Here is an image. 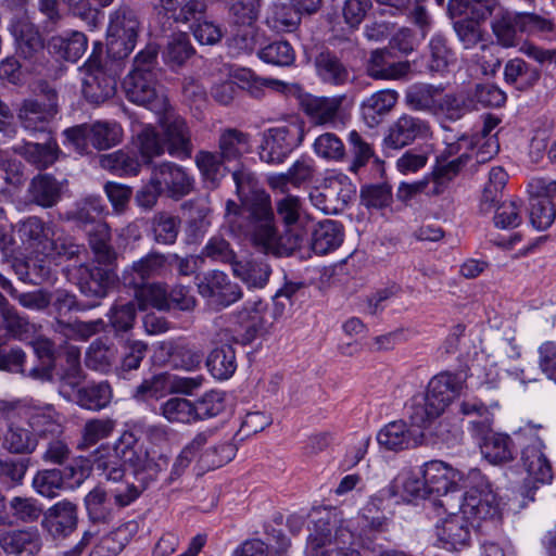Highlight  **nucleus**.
I'll use <instances>...</instances> for the list:
<instances>
[{
  "label": "nucleus",
  "instance_id": "f257e3e1",
  "mask_svg": "<svg viewBox=\"0 0 556 556\" xmlns=\"http://www.w3.org/2000/svg\"><path fill=\"white\" fill-rule=\"evenodd\" d=\"M276 201L275 207L278 218L285 226V232L277 235L274 212L269 197L257 195L250 204L232 213L237 208L232 201L227 202V220L233 230L249 236L253 243L265 253L289 255L301 249L306 242V228L309 224L307 215L303 211V204L298 195L283 193Z\"/></svg>",
  "mask_w": 556,
  "mask_h": 556
},
{
  "label": "nucleus",
  "instance_id": "f03ea898",
  "mask_svg": "<svg viewBox=\"0 0 556 556\" xmlns=\"http://www.w3.org/2000/svg\"><path fill=\"white\" fill-rule=\"evenodd\" d=\"M462 488L465 493L458 513L467 520L479 527L481 521L500 517L497 496L480 470L470 469Z\"/></svg>",
  "mask_w": 556,
  "mask_h": 556
},
{
  "label": "nucleus",
  "instance_id": "7ed1b4c3",
  "mask_svg": "<svg viewBox=\"0 0 556 556\" xmlns=\"http://www.w3.org/2000/svg\"><path fill=\"white\" fill-rule=\"evenodd\" d=\"M304 127V122L294 117L264 130L258 151L261 161L273 165L282 164L302 143L305 135Z\"/></svg>",
  "mask_w": 556,
  "mask_h": 556
},
{
  "label": "nucleus",
  "instance_id": "20e7f679",
  "mask_svg": "<svg viewBox=\"0 0 556 556\" xmlns=\"http://www.w3.org/2000/svg\"><path fill=\"white\" fill-rule=\"evenodd\" d=\"M63 135L64 144H70L79 154H86L89 146L97 150L117 146L123 139V128L114 121H97L66 128Z\"/></svg>",
  "mask_w": 556,
  "mask_h": 556
},
{
  "label": "nucleus",
  "instance_id": "39448f33",
  "mask_svg": "<svg viewBox=\"0 0 556 556\" xmlns=\"http://www.w3.org/2000/svg\"><path fill=\"white\" fill-rule=\"evenodd\" d=\"M538 427L527 425L516 432V439L521 446V460L535 483L548 484L553 480V470L549 460L544 453V443L536 433Z\"/></svg>",
  "mask_w": 556,
  "mask_h": 556
},
{
  "label": "nucleus",
  "instance_id": "423d86ee",
  "mask_svg": "<svg viewBox=\"0 0 556 556\" xmlns=\"http://www.w3.org/2000/svg\"><path fill=\"white\" fill-rule=\"evenodd\" d=\"M140 23L135 11L129 8L117 9L110 17L108 27V52L115 59L126 58L135 48Z\"/></svg>",
  "mask_w": 556,
  "mask_h": 556
},
{
  "label": "nucleus",
  "instance_id": "0eeeda50",
  "mask_svg": "<svg viewBox=\"0 0 556 556\" xmlns=\"http://www.w3.org/2000/svg\"><path fill=\"white\" fill-rule=\"evenodd\" d=\"M198 293L215 311H222L242 299V289L229 276L218 269H211L197 278Z\"/></svg>",
  "mask_w": 556,
  "mask_h": 556
},
{
  "label": "nucleus",
  "instance_id": "6e6552de",
  "mask_svg": "<svg viewBox=\"0 0 556 556\" xmlns=\"http://www.w3.org/2000/svg\"><path fill=\"white\" fill-rule=\"evenodd\" d=\"M355 193V186L349 177L338 174L325 178L320 187L313 189L309 201L323 213L333 215L342 212Z\"/></svg>",
  "mask_w": 556,
  "mask_h": 556
},
{
  "label": "nucleus",
  "instance_id": "1a4fd4ad",
  "mask_svg": "<svg viewBox=\"0 0 556 556\" xmlns=\"http://www.w3.org/2000/svg\"><path fill=\"white\" fill-rule=\"evenodd\" d=\"M123 88L130 102L146 106L157 115L168 110V100L159 83V77L128 74Z\"/></svg>",
  "mask_w": 556,
  "mask_h": 556
},
{
  "label": "nucleus",
  "instance_id": "9d476101",
  "mask_svg": "<svg viewBox=\"0 0 556 556\" xmlns=\"http://www.w3.org/2000/svg\"><path fill=\"white\" fill-rule=\"evenodd\" d=\"M421 476L426 479L429 493L439 496H445L441 503L446 509L451 506V496L448 492H453L457 488H462L466 476L441 460H431L426 463L421 468Z\"/></svg>",
  "mask_w": 556,
  "mask_h": 556
},
{
  "label": "nucleus",
  "instance_id": "9b49d317",
  "mask_svg": "<svg viewBox=\"0 0 556 556\" xmlns=\"http://www.w3.org/2000/svg\"><path fill=\"white\" fill-rule=\"evenodd\" d=\"M151 176L163 194L175 200L186 197L193 189L192 176L182 166L173 162L154 165Z\"/></svg>",
  "mask_w": 556,
  "mask_h": 556
},
{
  "label": "nucleus",
  "instance_id": "f8f14e48",
  "mask_svg": "<svg viewBox=\"0 0 556 556\" xmlns=\"http://www.w3.org/2000/svg\"><path fill=\"white\" fill-rule=\"evenodd\" d=\"M430 135L431 127L427 121L410 114H402L389 126L383 143L389 149L399 150Z\"/></svg>",
  "mask_w": 556,
  "mask_h": 556
},
{
  "label": "nucleus",
  "instance_id": "ddd939ff",
  "mask_svg": "<svg viewBox=\"0 0 556 556\" xmlns=\"http://www.w3.org/2000/svg\"><path fill=\"white\" fill-rule=\"evenodd\" d=\"M84 68L83 94L88 102L100 104L114 96L116 79L106 74L97 56H90Z\"/></svg>",
  "mask_w": 556,
  "mask_h": 556
},
{
  "label": "nucleus",
  "instance_id": "4468645a",
  "mask_svg": "<svg viewBox=\"0 0 556 556\" xmlns=\"http://www.w3.org/2000/svg\"><path fill=\"white\" fill-rule=\"evenodd\" d=\"M477 528L459 513H451L435 526L438 545L447 551H460L468 547L472 539V530Z\"/></svg>",
  "mask_w": 556,
  "mask_h": 556
},
{
  "label": "nucleus",
  "instance_id": "2eb2a0df",
  "mask_svg": "<svg viewBox=\"0 0 556 556\" xmlns=\"http://www.w3.org/2000/svg\"><path fill=\"white\" fill-rule=\"evenodd\" d=\"M424 441V432L408 428L403 420L387 424L377 433L379 446L386 451L400 452L420 445Z\"/></svg>",
  "mask_w": 556,
  "mask_h": 556
},
{
  "label": "nucleus",
  "instance_id": "dca6fc26",
  "mask_svg": "<svg viewBox=\"0 0 556 556\" xmlns=\"http://www.w3.org/2000/svg\"><path fill=\"white\" fill-rule=\"evenodd\" d=\"M342 97L307 96L301 102L302 110L316 126L336 127L342 122Z\"/></svg>",
  "mask_w": 556,
  "mask_h": 556
},
{
  "label": "nucleus",
  "instance_id": "f3484780",
  "mask_svg": "<svg viewBox=\"0 0 556 556\" xmlns=\"http://www.w3.org/2000/svg\"><path fill=\"white\" fill-rule=\"evenodd\" d=\"M160 118L163 132L167 143V151L172 156L188 159L192 153L190 130L186 121L167 111Z\"/></svg>",
  "mask_w": 556,
  "mask_h": 556
},
{
  "label": "nucleus",
  "instance_id": "a211bd4d",
  "mask_svg": "<svg viewBox=\"0 0 556 556\" xmlns=\"http://www.w3.org/2000/svg\"><path fill=\"white\" fill-rule=\"evenodd\" d=\"M166 265L167 257L164 254L150 252L123 270V283L131 288L144 286L150 279L161 276Z\"/></svg>",
  "mask_w": 556,
  "mask_h": 556
},
{
  "label": "nucleus",
  "instance_id": "6ab92c4d",
  "mask_svg": "<svg viewBox=\"0 0 556 556\" xmlns=\"http://www.w3.org/2000/svg\"><path fill=\"white\" fill-rule=\"evenodd\" d=\"M25 420L38 441L63 433L62 415L51 404L29 405Z\"/></svg>",
  "mask_w": 556,
  "mask_h": 556
},
{
  "label": "nucleus",
  "instance_id": "aec40b11",
  "mask_svg": "<svg viewBox=\"0 0 556 556\" xmlns=\"http://www.w3.org/2000/svg\"><path fill=\"white\" fill-rule=\"evenodd\" d=\"M58 114V105L41 104L38 100L27 99L21 104L17 118L22 127L30 135L49 132L51 122Z\"/></svg>",
  "mask_w": 556,
  "mask_h": 556
},
{
  "label": "nucleus",
  "instance_id": "412c9836",
  "mask_svg": "<svg viewBox=\"0 0 556 556\" xmlns=\"http://www.w3.org/2000/svg\"><path fill=\"white\" fill-rule=\"evenodd\" d=\"M465 388V379L460 374L445 371L429 381L425 394L444 412L456 397L464 393Z\"/></svg>",
  "mask_w": 556,
  "mask_h": 556
},
{
  "label": "nucleus",
  "instance_id": "4be33fe9",
  "mask_svg": "<svg viewBox=\"0 0 556 556\" xmlns=\"http://www.w3.org/2000/svg\"><path fill=\"white\" fill-rule=\"evenodd\" d=\"M76 271L80 292L93 300L105 298L115 281V277L110 270L99 266L80 264Z\"/></svg>",
  "mask_w": 556,
  "mask_h": 556
},
{
  "label": "nucleus",
  "instance_id": "5701e85b",
  "mask_svg": "<svg viewBox=\"0 0 556 556\" xmlns=\"http://www.w3.org/2000/svg\"><path fill=\"white\" fill-rule=\"evenodd\" d=\"M262 302L255 304L252 309L243 308L239 312V325L233 333L228 330L222 332L220 341H235L236 343L251 344L264 331V318L261 315Z\"/></svg>",
  "mask_w": 556,
  "mask_h": 556
},
{
  "label": "nucleus",
  "instance_id": "b1692460",
  "mask_svg": "<svg viewBox=\"0 0 556 556\" xmlns=\"http://www.w3.org/2000/svg\"><path fill=\"white\" fill-rule=\"evenodd\" d=\"M41 546L40 533L35 528L0 534V547L9 556H37Z\"/></svg>",
  "mask_w": 556,
  "mask_h": 556
},
{
  "label": "nucleus",
  "instance_id": "393cba45",
  "mask_svg": "<svg viewBox=\"0 0 556 556\" xmlns=\"http://www.w3.org/2000/svg\"><path fill=\"white\" fill-rule=\"evenodd\" d=\"M410 71V64L407 61L392 60V54L388 49H376L371 51L366 63V72L374 79L393 80L406 76Z\"/></svg>",
  "mask_w": 556,
  "mask_h": 556
},
{
  "label": "nucleus",
  "instance_id": "a878e982",
  "mask_svg": "<svg viewBox=\"0 0 556 556\" xmlns=\"http://www.w3.org/2000/svg\"><path fill=\"white\" fill-rule=\"evenodd\" d=\"M315 175V163L312 159L301 156L287 172L275 174L268 177V185L271 189L281 193L289 192V185L300 188L309 184Z\"/></svg>",
  "mask_w": 556,
  "mask_h": 556
},
{
  "label": "nucleus",
  "instance_id": "bb28decb",
  "mask_svg": "<svg viewBox=\"0 0 556 556\" xmlns=\"http://www.w3.org/2000/svg\"><path fill=\"white\" fill-rule=\"evenodd\" d=\"M342 225L336 220L325 219L314 226L309 240L306 241L315 254L326 255L337 250L343 242Z\"/></svg>",
  "mask_w": 556,
  "mask_h": 556
},
{
  "label": "nucleus",
  "instance_id": "cd10ccee",
  "mask_svg": "<svg viewBox=\"0 0 556 556\" xmlns=\"http://www.w3.org/2000/svg\"><path fill=\"white\" fill-rule=\"evenodd\" d=\"M349 528L344 521L339 520L336 515L327 514L314 522V528L308 536L307 553L308 556H319L320 551L333 546V538L338 529Z\"/></svg>",
  "mask_w": 556,
  "mask_h": 556
},
{
  "label": "nucleus",
  "instance_id": "c85d7f7f",
  "mask_svg": "<svg viewBox=\"0 0 556 556\" xmlns=\"http://www.w3.org/2000/svg\"><path fill=\"white\" fill-rule=\"evenodd\" d=\"M397 101V91L393 89L379 90L362 102V116L368 126H377L394 109Z\"/></svg>",
  "mask_w": 556,
  "mask_h": 556
},
{
  "label": "nucleus",
  "instance_id": "c756f323",
  "mask_svg": "<svg viewBox=\"0 0 556 556\" xmlns=\"http://www.w3.org/2000/svg\"><path fill=\"white\" fill-rule=\"evenodd\" d=\"M45 527L53 536H66L77 526V507L68 501L53 505L46 514Z\"/></svg>",
  "mask_w": 556,
  "mask_h": 556
},
{
  "label": "nucleus",
  "instance_id": "7c9ffc66",
  "mask_svg": "<svg viewBox=\"0 0 556 556\" xmlns=\"http://www.w3.org/2000/svg\"><path fill=\"white\" fill-rule=\"evenodd\" d=\"M113 390L108 381L90 382L78 388L71 402L84 409L99 412L112 401Z\"/></svg>",
  "mask_w": 556,
  "mask_h": 556
},
{
  "label": "nucleus",
  "instance_id": "2f4dec72",
  "mask_svg": "<svg viewBox=\"0 0 556 556\" xmlns=\"http://www.w3.org/2000/svg\"><path fill=\"white\" fill-rule=\"evenodd\" d=\"M14 150L39 170L52 166L61 153L58 142L52 138H49L45 143L25 142Z\"/></svg>",
  "mask_w": 556,
  "mask_h": 556
},
{
  "label": "nucleus",
  "instance_id": "473e14b6",
  "mask_svg": "<svg viewBox=\"0 0 556 556\" xmlns=\"http://www.w3.org/2000/svg\"><path fill=\"white\" fill-rule=\"evenodd\" d=\"M520 21V13L511 12L502 7L498 8L491 23L492 31L498 45L504 48L517 45V35L521 33Z\"/></svg>",
  "mask_w": 556,
  "mask_h": 556
},
{
  "label": "nucleus",
  "instance_id": "72a5a7b5",
  "mask_svg": "<svg viewBox=\"0 0 556 556\" xmlns=\"http://www.w3.org/2000/svg\"><path fill=\"white\" fill-rule=\"evenodd\" d=\"M252 149L251 136L237 128L223 129L218 137V152L227 162L240 160Z\"/></svg>",
  "mask_w": 556,
  "mask_h": 556
},
{
  "label": "nucleus",
  "instance_id": "f704fd0d",
  "mask_svg": "<svg viewBox=\"0 0 556 556\" xmlns=\"http://www.w3.org/2000/svg\"><path fill=\"white\" fill-rule=\"evenodd\" d=\"M169 465V456L161 451H142L139 458L132 466L136 478L146 488L150 482L157 479L159 475L166 470Z\"/></svg>",
  "mask_w": 556,
  "mask_h": 556
},
{
  "label": "nucleus",
  "instance_id": "c9c22d12",
  "mask_svg": "<svg viewBox=\"0 0 556 556\" xmlns=\"http://www.w3.org/2000/svg\"><path fill=\"white\" fill-rule=\"evenodd\" d=\"M483 434L480 445L481 453L491 464L498 465L508 463L515 457L513 440L507 434L493 433L488 430Z\"/></svg>",
  "mask_w": 556,
  "mask_h": 556
},
{
  "label": "nucleus",
  "instance_id": "e433bc0d",
  "mask_svg": "<svg viewBox=\"0 0 556 556\" xmlns=\"http://www.w3.org/2000/svg\"><path fill=\"white\" fill-rule=\"evenodd\" d=\"M27 193L33 203L42 207H52L61 199V186L53 176L38 174L31 179Z\"/></svg>",
  "mask_w": 556,
  "mask_h": 556
},
{
  "label": "nucleus",
  "instance_id": "4c0bfd02",
  "mask_svg": "<svg viewBox=\"0 0 556 556\" xmlns=\"http://www.w3.org/2000/svg\"><path fill=\"white\" fill-rule=\"evenodd\" d=\"M90 457L93 468L101 477L108 481H122L126 463L111 452L110 445H100Z\"/></svg>",
  "mask_w": 556,
  "mask_h": 556
},
{
  "label": "nucleus",
  "instance_id": "58836bf2",
  "mask_svg": "<svg viewBox=\"0 0 556 556\" xmlns=\"http://www.w3.org/2000/svg\"><path fill=\"white\" fill-rule=\"evenodd\" d=\"M318 77L332 86L344 85L350 77L349 70L340 59L329 51L320 52L314 61Z\"/></svg>",
  "mask_w": 556,
  "mask_h": 556
},
{
  "label": "nucleus",
  "instance_id": "ea45409f",
  "mask_svg": "<svg viewBox=\"0 0 556 556\" xmlns=\"http://www.w3.org/2000/svg\"><path fill=\"white\" fill-rule=\"evenodd\" d=\"M497 0H448L447 11L451 16L468 15L469 20L481 22L494 15L498 10Z\"/></svg>",
  "mask_w": 556,
  "mask_h": 556
},
{
  "label": "nucleus",
  "instance_id": "a19ab883",
  "mask_svg": "<svg viewBox=\"0 0 556 556\" xmlns=\"http://www.w3.org/2000/svg\"><path fill=\"white\" fill-rule=\"evenodd\" d=\"M142 163L136 151L125 149L100 156L101 167L119 176L137 175Z\"/></svg>",
  "mask_w": 556,
  "mask_h": 556
},
{
  "label": "nucleus",
  "instance_id": "79ce46f5",
  "mask_svg": "<svg viewBox=\"0 0 556 556\" xmlns=\"http://www.w3.org/2000/svg\"><path fill=\"white\" fill-rule=\"evenodd\" d=\"M393 494L410 501L415 498H426L430 495L426 479L421 476V469L418 472L412 470L401 472L392 483Z\"/></svg>",
  "mask_w": 556,
  "mask_h": 556
},
{
  "label": "nucleus",
  "instance_id": "37998d69",
  "mask_svg": "<svg viewBox=\"0 0 556 556\" xmlns=\"http://www.w3.org/2000/svg\"><path fill=\"white\" fill-rule=\"evenodd\" d=\"M271 269L263 261L245 260L233 264L232 274L250 288H264Z\"/></svg>",
  "mask_w": 556,
  "mask_h": 556
},
{
  "label": "nucleus",
  "instance_id": "c03bdc74",
  "mask_svg": "<svg viewBox=\"0 0 556 556\" xmlns=\"http://www.w3.org/2000/svg\"><path fill=\"white\" fill-rule=\"evenodd\" d=\"M3 447L13 454H31L38 446V440L33 431L17 422L8 425L3 437Z\"/></svg>",
  "mask_w": 556,
  "mask_h": 556
},
{
  "label": "nucleus",
  "instance_id": "a18cd8bd",
  "mask_svg": "<svg viewBox=\"0 0 556 556\" xmlns=\"http://www.w3.org/2000/svg\"><path fill=\"white\" fill-rule=\"evenodd\" d=\"M206 366L216 379H229L237 369V358L233 346L225 343L214 349L207 357Z\"/></svg>",
  "mask_w": 556,
  "mask_h": 556
},
{
  "label": "nucleus",
  "instance_id": "49530a36",
  "mask_svg": "<svg viewBox=\"0 0 556 556\" xmlns=\"http://www.w3.org/2000/svg\"><path fill=\"white\" fill-rule=\"evenodd\" d=\"M16 51L26 61L37 64L43 54V43L40 34L30 25H23L14 33Z\"/></svg>",
  "mask_w": 556,
  "mask_h": 556
},
{
  "label": "nucleus",
  "instance_id": "de8ad7c7",
  "mask_svg": "<svg viewBox=\"0 0 556 556\" xmlns=\"http://www.w3.org/2000/svg\"><path fill=\"white\" fill-rule=\"evenodd\" d=\"M67 366L59 375V393L66 400L72 401L73 394L79 388L84 379L83 369L79 363V352L72 349L66 357Z\"/></svg>",
  "mask_w": 556,
  "mask_h": 556
},
{
  "label": "nucleus",
  "instance_id": "09e8293b",
  "mask_svg": "<svg viewBox=\"0 0 556 556\" xmlns=\"http://www.w3.org/2000/svg\"><path fill=\"white\" fill-rule=\"evenodd\" d=\"M539 72L520 58L511 59L505 64V81L519 90L530 88L539 80Z\"/></svg>",
  "mask_w": 556,
  "mask_h": 556
},
{
  "label": "nucleus",
  "instance_id": "8fccbe9b",
  "mask_svg": "<svg viewBox=\"0 0 556 556\" xmlns=\"http://www.w3.org/2000/svg\"><path fill=\"white\" fill-rule=\"evenodd\" d=\"M181 220L167 212H159L151 219L153 239L159 244L170 245L177 240Z\"/></svg>",
  "mask_w": 556,
  "mask_h": 556
},
{
  "label": "nucleus",
  "instance_id": "3c124183",
  "mask_svg": "<svg viewBox=\"0 0 556 556\" xmlns=\"http://www.w3.org/2000/svg\"><path fill=\"white\" fill-rule=\"evenodd\" d=\"M194 162L203 179L210 182L212 187H216L225 176L226 167L224 164L228 163L219 152L206 150L199 151L194 156Z\"/></svg>",
  "mask_w": 556,
  "mask_h": 556
},
{
  "label": "nucleus",
  "instance_id": "603ef678",
  "mask_svg": "<svg viewBox=\"0 0 556 556\" xmlns=\"http://www.w3.org/2000/svg\"><path fill=\"white\" fill-rule=\"evenodd\" d=\"M87 43V37L80 31L55 36L50 42L56 53L70 62H76L86 52Z\"/></svg>",
  "mask_w": 556,
  "mask_h": 556
},
{
  "label": "nucleus",
  "instance_id": "864d4df0",
  "mask_svg": "<svg viewBox=\"0 0 556 556\" xmlns=\"http://www.w3.org/2000/svg\"><path fill=\"white\" fill-rule=\"evenodd\" d=\"M444 412L435 406L432 401L426 395H416L409 407V421L412 428L422 429L429 427L437 418Z\"/></svg>",
  "mask_w": 556,
  "mask_h": 556
},
{
  "label": "nucleus",
  "instance_id": "5fc2aeb1",
  "mask_svg": "<svg viewBox=\"0 0 556 556\" xmlns=\"http://www.w3.org/2000/svg\"><path fill=\"white\" fill-rule=\"evenodd\" d=\"M115 428V421L110 418H91L85 422L80 430V440L77 448L87 450L99 441L109 438Z\"/></svg>",
  "mask_w": 556,
  "mask_h": 556
},
{
  "label": "nucleus",
  "instance_id": "6e6d98bb",
  "mask_svg": "<svg viewBox=\"0 0 556 556\" xmlns=\"http://www.w3.org/2000/svg\"><path fill=\"white\" fill-rule=\"evenodd\" d=\"M117 359V349L101 340L93 341L86 352L87 367L101 372L109 371Z\"/></svg>",
  "mask_w": 556,
  "mask_h": 556
},
{
  "label": "nucleus",
  "instance_id": "4d7b16f0",
  "mask_svg": "<svg viewBox=\"0 0 556 556\" xmlns=\"http://www.w3.org/2000/svg\"><path fill=\"white\" fill-rule=\"evenodd\" d=\"M195 49L190 42L187 33L174 34L167 42L163 58L170 67L182 66L193 54Z\"/></svg>",
  "mask_w": 556,
  "mask_h": 556
},
{
  "label": "nucleus",
  "instance_id": "13d9d810",
  "mask_svg": "<svg viewBox=\"0 0 556 556\" xmlns=\"http://www.w3.org/2000/svg\"><path fill=\"white\" fill-rule=\"evenodd\" d=\"M455 61V53L448 47L447 39L441 34H435L429 42V70L438 73L444 72Z\"/></svg>",
  "mask_w": 556,
  "mask_h": 556
},
{
  "label": "nucleus",
  "instance_id": "bf43d9fd",
  "mask_svg": "<svg viewBox=\"0 0 556 556\" xmlns=\"http://www.w3.org/2000/svg\"><path fill=\"white\" fill-rule=\"evenodd\" d=\"M439 90L427 84H414L405 91V104L415 111L432 113Z\"/></svg>",
  "mask_w": 556,
  "mask_h": 556
},
{
  "label": "nucleus",
  "instance_id": "052dcab7",
  "mask_svg": "<svg viewBox=\"0 0 556 556\" xmlns=\"http://www.w3.org/2000/svg\"><path fill=\"white\" fill-rule=\"evenodd\" d=\"M136 147L143 163H150L155 156L164 153L165 142L152 126H144L137 135Z\"/></svg>",
  "mask_w": 556,
  "mask_h": 556
},
{
  "label": "nucleus",
  "instance_id": "680f3d73",
  "mask_svg": "<svg viewBox=\"0 0 556 556\" xmlns=\"http://www.w3.org/2000/svg\"><path fill=\"white\" fill-rule=\"evenodd\" d=\"M2 289L27 309L43 311L51 303L50 293L42 289L31 292H18L10 280H2Z\"/></svg>",
  "mask_w": 556,
  "mask_h": 556
},
{
  "label": "nucleus",
  "instance_id": "e2e57ef3",
  "mask_svg": "<svg viewBox=\"0 0 556 556\" xmlns=\"http://www.w3.org/2000/svg\"><path fill=\"white\" fill-rule=\"evenodd\" d=\"M162 416L169 422L191 424L197 421L192 402L185 397H170L161 407Z\"/></svg>",
  "mask_w": 556,
  "mask_h": 556
},
{
  "label": "nucleus",
  "instance_id": "0e129e2a",
  "mask_svg": "<svg viewBox=\"0 0 556 556\" xmlns=\"http://www.w3.org/2000/svg\"><path fill=\"white\" fill-rule=\"evenodd\" d=\"M85 506L89 519L93 523H105L111 517L106 492L101 486H96L85 496Z\"/></svg>",
  "mask_w": 556,
  "mask_h": 556
},
{
  "label": "nucleus",
  "instance_id": "69168bd1",
  "mask_svg": "<svg viewBox=\"0 0 556 556\" xmlns=\"http://www.w3.org/2000/svg\"><path fill=\"white\" fill-rule=\"evenodd\" d=\"M467 112L466 101L463 96L446 93L437 97L432 114L445 117L450 121L462 118Z\"/></svg>",
  "mask_w": 556,
  "mask_h": 556
},
{
  "label": "nucleus",
  "instance_id": "338daca9",
  "mask_svg": "<svg viewBox=\"0 0 556 556\" xmlns=\"http://www.w3.org/2000/svg\"><path fill=\"white\" fill-rule=\"evenodd\" d=\"M128 542L127 530L117 528L101 536L92 548L90 556H117Z\"/></svg>",
  "mask_w": 556,
  "mask_h": 556
},
{
  "label": "nucleus",
  "instance_id": "774afa93",
  "mask_svg": "<svg viewBox=\"0 0 556 556\" xmlns=\"http://www.w3.org/2000/svg\"><path fill=\"white\" fill-rule=\"evenodd\" d=\"M33 486L42 496L55 497L65 489L63 475L60 469L40 470L33 479Z\"/></svg>",
  "mask_w": 556,
  "mask_h": 556
}]
</instances>
